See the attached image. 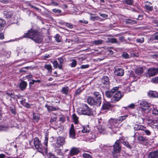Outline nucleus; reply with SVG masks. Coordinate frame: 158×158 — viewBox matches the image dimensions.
<instances>
[{"label": "nucleus", "mask_w": 158, "mask_h": 158, "mask_svg": "<svg viewBox=\"0 0 158 158\" xmlns=\"http://www.w3.org/2000/svg\"><path fill=\"white\" fill-rule=\"evenodd\" d=\"M102 86L104 88H109L110 82L108 77L107 76H103L102 78Z\"/></svg>", "instance_id": "0eeeda50"}, {"label": "nucleus", "mask_w": 158, "mask_h": 158, "mask_svg": "<svg viewBox=\"0 0 158 158\" xmlns=\"http://www.w3.org/2000/svg\"><path fill=\"white\" fill-rule=\"evenodd\" d=\"M23 37L30 38L38 43H41L43 40V36L40 32L33 29H31L27 33H25Z\"/></svg>", "instance_id": "f257e3e1"}, {"label": "nucleus", "mask_w": 158, "mask_h": 158, "mask_svg": "<svg viewBox=\"0 0 158 158\" xmlns=\"http://www.w3.org/2000/svg\"><path fill=\"white\" fill-rule=\"evenodd\" d=\"M122 56L125 58L127 59L129 58V55L126 52H123Z\"/></svg>", "instance_id": "052dcab7"}, {"label": "nucleus", "mask_w": 158, "mask_h": 158, "mask_svg": "<svg viewBox=\"0 0 158 158\" xmlns=\"http://www.w3.org/2000/svg\"><path fill=\"white\" fill-rule=\"evenodd\" d=\"M49 158H57V157H56L54 154H52V153H49Z\"/></svg>", "instance_id": "338daca9"}, {"label": "nucleus", "mask_w": 158, "mask_h": 158, "mask_svg": "<svg viewBox=\"0 0 158 158\" xmlns=\"http://www.w3.org/2000/svg\"><path fill=\"white\" fill-rule=\"evenodd\" d=\"M52 11L54 13H57V14H60V13L61 11V10L59 9H54L52 10Z\"/></svg>", "instance_id": "bf43d9fd"}, {"label": "nucleus", "mask_w": 158, "mask_h": 158, "mask_svg": "<svg viewBox=\"0 0 158 158\" xmlns=\"http://www.w3.org/2000/svg\"><path fill=\"white\" fill-rule=\"evenodd\" d=\"M5 24V20L2 19H0V31L3 29Z\"/></svg>", "instance_id": "c756f323"}, {"label": "nucleus", "mask_w": 158, "mask_h": 158, "mask_svg": "<svg viewBox=\"0 0 158 158\" xmlns=\"http://www.w3.org/2000/svg\"><path fill=\"white\" fill-rule=\"evenodd\" d=\"M122 97L123 95L121 92L120 91H117L111 99V102L115 103L119 100Z\"/></svg>", "instance_id": "6e6552de"}, {"label": "nucleus", "mask_w": 158, "mask_h": 158, "mask_svg": "<svg viewBox=\"0 0 158 158\" xmlns=\"http://www.w3.org/2000/svg\"><path fill=\"white\" fill-rule=\"evenodd\" d=\"M8 128L9 127L8 126L5 125H0V131H6Z\"/></svg>", "instance_id": "79ce46f5"}, {"label": "nucleus", "mask_w": 158, "mask_h": 158, "mask_svg": "<svg viewBox=\"0 0 158 158\" xmlns=\"http://www.w3.org/2000/svg\"><path fill=\"white\" fill-rule=\"evenodd\" d=\"M148 158H158V151H155L149 153L148 156Z\"/></svg>", "instance_id": "4468645a"}, {"label": "nucleus", "mask_w": 158, "mask_h": 158, "mask_svg": "<svg viewBox=\"0 0 158 158\" xmlns=\"http://www.w3.org/2000/svg\"><path fill=\"white\" fill-rule=\"evenodd\" d=\"M94 99L93 98L91 97H89L87 98V100L88 103L91 105H93L94 102Z\"/></svg>", "instance_id": "f704fd0d"}, {"label": "nucleus", "mask_w": 158, "mask_h": 158, "mask_svg": "<svg viewBox=\"0 0 158 158\" xmlns=\"http://www.w3.org/2000/svg\"><path fill=\"white\" fill-rule=\"evenodd\" d=\"M138 140L141 142H146L147 139L146 137H143L142 136H139L138 137Z\"/></svg>", "instance_id": "c9c22d12"}, {"label": "nucleus", "mask_w": 158, "mask_h": 158, "mask_svg": "<svg viewBox=\"0 0 158 158\" xmlns=\"http://www.w3.org/2000/svg\"><path fill=\"white\" fill-rule=\"evenodd\" d=\"M136 41L138 43H142L144 42V38L142 37L139 39H137Z\"/></svg>", "instance_id": "09e8293b"}, {"label": "nucleus", "mask_w": 158, "mask_h": 158, "mask_svg": "<svg viewBox=\"0 0 158 158\" xmlns=\"http://www.w3.org/2000/svg\"><path fill=\"white\" fill-rule=\"evenodd\" d=\"M158 73V68H150L148 69L146 74V77H150L154 76Z\"/></svg>", "instance_id": "423d86ee"}, {"label": "nucleus", "mask_w": 158, "mask_h": 158, "mask_svg": "<svg viewBox=\"0 0 158 158\" xmlns=\"http://www.w3.org/2000/svg\"><path fill=\"white\" fill-rule=\"evenodd\" d=\"M144 72L143 67H142L137 68L135 70V74L138 76H140Z\"/></svg>", "instance_id": "f3484780"}, {"label": "nucleus", "mask_w": 158, "mask_h": 158, "mask_svg": "<svg viewBox=\"0 0 158 158\" xmlns=\"http://www.w3.org/2000/svg\"><path fill=\"white\" fill-rule=\"evenodd\" d=\"M101 103V98H94L93 105L98 106H100Z\"/></svg>", "instance_id": "6ab92c4d"}, {"label": "nucleus", "mask_w": 158, "mask_h": 158, "mask_svg": "<svg viewBox=\"0 0 158 158\" xmlns=\"http://www.w3.org/2000/svg\"><path fill=\"white\" fill-rule=\"evenodd\" d=\"M53 64L54 68L56 69L57 68H58V65L59 64L56 60L54 61L53 62Z\"/></svg>", "instance_id": "3c124183"}, {"label": "nucleus", "mask_w": 158, "mask_h": 158, "mask_svg": "<svg viewBox=\"0 0 158 158\" xmlns=\"http://www.w3.org/2000/svg\"><path fill=\"white\" fill-rule=\"evenodd\" d=\"M82 156L84 158H92L91 156L86 153H84L82 154Z\"/></svg>", "instance_id": "8fccbe9b"}, {"label": "nucleus", "mask_w": 158, "mask_h": 158, "mask_svg": "<svg viewBox=\"0 0 158 158\" xmlns=\"http://www.w3.org/2000/svg\"><path fill=\"white\" fill-rule=\"evenodd\" d=\"M119 87H114L110 90V92H111L112 94L113 95V94L116 92V91H118V89Z\"/></svg>", "instance_id": "37998d69"}, {"label": "nucleus", "mask_w": 158, "mask_h": 158, "mask_svg": "<svg viewBox=\"0 0 158 158\" xmlns=\"http://www.w3.org/2000/svg\"><path fill=\"white\" fill-rule=\"evenodd\" d=\"M126 23L128 25H132L137 23V21L134 20L128 19L126 20Z\"/></svg>", "instance_id": "a878e982"}, {"label": "nucleus", "mask_w": 158, "mask_h": 158, "mask_svg": "<svg viewBox=\"0 0 158 158\" xmlns=\"http://www.w3.org/2000/svg\"><path fill=\"white\" fill-rule=\"evenodd\" d=\"M55 39L56 41L58 42H60V36L59 35L56 34L55 36Z\"/></svg>", "instance_id": "6e6d98bb"}, {"label": "nucleus", "mask_w": 158, "mask_h": 158, "mask_svg": "<svg viewBox=\"0 0 158 158\" xmlns=\"http://www.w3.org/2000/svg\"><path fill=\"white\" fill-rule=\"evenodd\" d=\"M122 143H123L124 145H125L127 148H131V146L129 144L128 142L123 141V142H122Z\"/></svg>", "instance_id": "a18cd8bd"}, {"label": "nucleus", "mask_w": 158, "mask_h": 158, "mask_svg": "<svg viewBox=\"0 0 158 158\" xmlns=\"http://www.w3.org/2000/svg\"><path fill=\"white\" fill-rule=\"evenodd\" d=\"M152 4L150 2H147L145 5V7L147 10L152 11L153 9V7L152 6Z\"/></svg>", "instance_id": "412c9836"}, {"label": "nucleus", "mask_w": 158, "mask_h": 158, "mask_svg": "<svg viewBox=\"0 0 158 158\" xmlns=\"http://www.w3.org/2000/svg\"><path fill=\"white\" fill-rule=\"evenodd\" d=\"M89 66V64L83 65L81 66L80 68L81 69H85L88 68Z\"/></svg>", "instance_id": "69168bd1"}, {"label": "nucleus", "mask_w": 158, "mask_h": 158, "mask_svg": "<svg viewBox=\"0 0 158 158\" xmlns=\"http://www.w3.org/2000/svg\"><path fill=\"white\" fill-rule=\"evenodd\" d=\"M111 107V105L109 103H106L103 104L102 108L103 110H107Z\"/></svg>", "instance_id": "bb28decb"}, {"label": "nucleus", "mask_w": 158, "mask_h": 158, "mask_svg": "<svg viewBox=\"0 0 158 158\" xmlns=\"http://www.w3.org/2000/svg\"><path fill=\"white\" fill-rule=\"evenodd\" d=\"M66 26L68 28L70 29L73 28V24L68 23H66Z\"/></svg>", "instance_id": "4d7b16f0"}, {"label": "nucleus", "mask_w": 158, "mask_h": 158, "mask_svg": "<svg viewBox=\"0 0 158 158\" xmlns=\"http://www.w3.org/2000/svg\"><path fill=\"white\" fill-rule=\"evenodd\" d=\"M80 149L79 148L73 147L72 148L70 151V154L73 156L77 154L80 152Z\"/></svg>", "instance_id": "9b49d317"}, {"label": "nucleus", "mask_w": 158, "mask_h": 158, "mask_svg": "<svg viewBox=\"0 0 158 158\" xmlns=\"http://www.w3.org/2000/svg\"><path fill=\"white\" fill-rule=\"evenodd\" d=\"M58 59L60 63L58 65V68L60 69H62V64L64 63V60L63 58L60 57L58 58Z\"/></svg>", "instance_id": "473e14b6"}, {"label": "nucleus", "mask_w": 158, "mask_h": 158, "mask_svg": "<svg viewBox=\"0 0 158 158\" xmlns=\"http://www.w3.org/2000/svg\"><path fill=\"white\" fill-rule=\"evenodd\" d=\"M148 94V96L150 97L158 98V93L156 91H150Z\"/></svg>", "instance_id": "5701e85b"}, {"label": "nucleus", "mask_w": 158, "mask_h": 158, "mask_svg": "<svg viewBox=\"0 0 158 158\" xmlns=\"http://www.w3.org/2000/svg\"><path fill=\"white\" fill-rule=\"evenodd\" d=\"M90 131V129L88 126H83L82 129L81 130V132L83 133L89 132Z\"/></svg>", "instance_id": "c85d7f7f"}, {"label": "nucleus", "mask_w": 158, "mask_h": 158, "mask_svg": "<svg viewBox=\"0 0 158 158\" xmlns=\"http://www.w3.org/2000/svg\"><path fill=\"white\" fill-rule=\"evenodd\" d=\"M120 142L118 140H117L113 145L114 149L112 152V155L114 157H117V156L116 153H119L121 150V148L119 145Z\"/></svg>", "instance_id": "20e7f679"}, {"label": "nucleus", "mask_w": 158, "mask_h": 158, "mask_svg": "<svg viewBox=\"0 0 158 158\" xmlns=\"http://www.w3.org/2000/svg\"><path fill=\"white\" fill-rule=\"evenodd\" d=\"M81 111L82 114L88 116L92 115L93 114L92 110L86 104H83Z\"/></svg>", "instance_id": "7ed1b4c3"}, {"label": "nucleus", "mask_w": 158, "mask_h": 158, "mask_svg": "<svg viewBox=\"0 0 158 158\" xmlns=\"http://www.w3.org/2000/svg\"><path fill=\"white\" fill-rule=\"evenodd\" d=\"M109 123L110 125L112 126H114L116 124H119L118 119L111 118L110 119Z\"/></svg>", "instance_id": "4be33fe9"}, {"label": "nucleus", "mask_w": 158, "mask_h": 158, "mask_svg": "<svg viewBox=\"0 0 158 158\" xmlns=\"http://www.w3.org/2000/svg\"><path fill=\"white\" fill-rule=\"evenodd\" d=\"M3 14L4 15L6 16V18H10L13 14V13L11 11L6 9L4 10L3 11Z\"/></svg>", "instance_id": "aec40b11"}, {"label": "nucleus", "mask_w": 158, "mask_h": 158, "mask_svg": "<svg viewBox=\"0 0 158 158\" xmlns=\"http://www.w3.org/2000/svg\"><path fill=\"white\" fill-rule=\"evenodd\" d=\"M65 119L64 116L63 115L61 116L60 118V121L61 122H63L65 121Z\"/></svg>", "instance_id": "774afa93"}, {"label": "nucleus", "mask_w": 158, "mask_h": 158, "mask_svg": "<svg viewBox=\"0 0 158 158\" xmlns=\"http://www.w3.org/2000/svg\"><path fill=\"white\" fill-rule=\"evenodd\" d=\"M56 152L58 156L57 158H64V153L62 151L61 149L59 148L57 149Z\"/></svg>", "instance_id": "dca6fc26"}, {"label": "nucleus", "mask_w": 158, "mask_h": 158, "mask_svg": "<svg viewBox=\"0 0 158 158\" xmlns=\"http://www.w3.org/2000/svg\"><path fill=\"white\" fill-rule=\"evenodd\" d=\"M48 110L49 111H52L56 110L58 109L57 108L54 107L52 106H48L47 107Z\"/></svg>", "instance_id": "58836bf2"}, {"label": "nucleus", "mask_w": 158, "mask_h": 158, "mask_svg": "<svg viewBox=\"0 0 158 158\" xmlns=\"http://www.w3.org/2000/svg\"><path fill=\"white\" fill-rule=\"evenodd\" d=\"M34 144L35 148L38 151L41 153L44 152L46 153H47V150L46 148L43 146L39 138L35 137L34 139Z\"/></svg>", "instance_id": "f03ea898"}, {"label": "nucleus", "mask_w": 158, "mask_h": 158, "mask_svg": "<svg viewBox=\"0 0 158 158\" xmlns=\"http://www.w3.org/2000/svg\"><path fill=\"white\" fill-rule=\"evenodd\" d=\"M6 94L12 98H15V97L14 92L12 91H6Z\"/></svg>", "instance_id": "cd10ccee"}, {"label": "nucleus", "mask_w": 158, "mask_h": 158, "mask_svg": "<svg viewBox=\"0 0 158 158\" xmlns=\"http://www.w3.org/2000/svg\"><path fill=\"white\" fill-rule=\"evenodd\" d=\"M135 105L133 103H131L130 104L128 107H124V108L126 109L127 108H129L131 109H134L135 108Z\"/></svg>", "instance_id": "13d9d810"}, {"label": "nucleus", "mask_w": 158, "mask_h": 158, "mask_svg": "<svg viewBox=\"0 0 158 158\" xmlns=\"http://www.w3.org/2000/svg\"><path fill=\"white\" fill-rule=\"evenodd\" d=\"M144 127L142 125L136 124L134 125V129L135 131H142L143 130Z\"/></svg>", "instance_id": "b1692460"}, {"label": "nucleus", "mask_w": 158, "mask_h": 158, "mask_svg": "<svg viewBox=\"0 0 158 158\" xmlns=\"http://www.w3.org/2000/svg\"><path fill=\"white\" fill-rule=\"evenodd\" d=\"M44 67L50 73L52 72V67L50 64H46L44 65Z\"/></svg>", "instance_id": "72a5a7b5"}, {"label": "nucleus", "mask_w": 158, "mask_h": 158, "mask_svg": "<svg viewBox=\"0 0 158 158\" xmlns=\"http://www.w3.org/2000/svg\"><path fill=\"white\" fill-rule=\"evenodd\" d=\"M40 119L39 114L38 113H34L32 114V120L34 123H37Z\"/></svg>", "instance_id": "f8f14e48"}, {"label": "nucleus", "mask_w": 158, "mask_h": 158, "mask_svg": "<svg viewBox=\"0 0 158 158\" xmlns=\"http://www.w3.org/2000/svg\"><path fill=\"white\" fill-rule=\"evenodd\" d=\"M105 94L106 97L108 98H110L113 96V94L110 90L106 91Z\"/></svg>", "instance_id": "a19ab883"}, {"label": "nucleus", "mask_w": 158, "mask_h": 158, "mask_svg": "<svg viewBox=\"0 0 158 158\" xmlns=\"http://www.w3.org/2000/svg\"><path fill=\"white\" fill-rule=\"evenodd\" d=\"M56 120V117H52L51 118L50 121L51 123H52L55 122Z\"/></svg>", "instance_id": "0e129e2a"}, {"label": "nucleus", "mask_w": 158, "mask_h": 158, "mask_svg": "<svg viewBox=\"0 0 158 158\" xmlns=\"http://www.w3.org/2000/svg\"><path fill=\"white\" fill-rule=\"evenodd\" d=\"M102 41L101 40H95L93 41V44L95 45H99L102 43Z\"/></svg>", "instance_id": "4c0bfd02"}, {"label": "nucleus", "mask_w": 158, "mask_h": 158, "mask_svg": "<svg viewBox=\"0 0 158 158\" xmlns=\"http://www.w3.org/2000/svg\"><path fill=\"white\" fill-rule=\"evenodd\" d=\"M82 91V90L81 89V88H78L75 92L74 95L77 96L79 95Z\"/></svg>", "instance_id": "49530a36"}, {"label": "nucleus", "mask_w": 158, "mask_h": 158, "mask_svg": "<svg viewBox=\"0 0 158 158\" xmlns=\"http://www.w3.org/2000/svg\"><path fill=\"white\" fill-rule=\"evenodd\" d=\"M125 3L129 5H132L133 3V0H124Z\"/></svg>", "instance_id": "de8ad7c7"}, {"label": "nucleus", "mask_w": 158, "mask_h": 158, "mask_svg": "<svg viewBox=\"0 0 158 158\" xmlns=\"http://www.w3.org/2000/svg\"><path fill=\"white\" fill-rule=\"evenodd\" d=\"M48 137L47 135H46L45 137V140L44 142V144L45 145L46 148H47V144L48 139Z\"/></svg>", "instance_id": "864d4df0"}, {"label": "nucleus", "mask_w": 158, "mask_h": 158, "mask_svg": "<svg viewBox=\"0 0 158 158\" xmlns=\"http://www.w3.org/2000/svg\"><path fill=\"white\" fill-rule=\"evenodd\" d=\"M127 117L128 115H127L120 116L118 118V123H120L121 122L125 120Z\"/></svg>", "instance_id": "e433bc0d"}, {"label": "nucleus", "mask_w": 158, "mask_h": 158, "mask_svg": "<svg viewBox=\"0 0 158 158\" xmlns=\"http://www.w3.org/2000/svg\"><path fill=\"white\" fill-rule=\"evenodd\" d=\"M69 90V88L68 87H64L62 88L61 92L63 94L66 95L68 94Z\"/></svg>", "instance_id": "7c9ffc66"}, {"label": "nucleus", "mask_w": 158, "mask_h": 158, "mask_svg": "<svg viewBox=\"0 0 158 158\" xmlns=\"http://www.w3.org/2000/svg\"><path fill=\"white\" fill-rule=\"evenodd\" d=\"M114 73L118 76H122L124 74V70L122 68H118L115 70Z\"/></svg>", "instance_id": "2eb2a0df"}, {"label": "nucleus", "mask_w": 158, "mask_h": 158, "mask_svg": "<svg viewBox=\"0 0 158 158\" xmlns=\"http://www.w3.org/2000/svg\"><path fill=\"white\" fill-rule=\"evenodd\" d=\"M151 134V132L150 131L147 129L145 127H144L143 130L141 133V134L144 135H150Z\"/></svg>", "instance_id": "393cba45"}, {"label": "nucleus", "mask_w": 158, "mask_h": 158, "mask_svg": "<svg viewBox=\"0 0 158 158\" xmlns=\"http://www.w3.org/2000/svg\"><path fill=\"white\" fill-rule=\"evenodd\" d=\"M72 118L75 124H77L78 122V117L75 114H73L72 115Z\"/></svg>", "instance_id": "2f4dec72"}, {"label": "nucleus", "mask_w": 158, "mask_h": 158, "mask_svg": "<svg viewBox=\"0 0 158 158\" xmlns=\"http://www.w3.org/2000/svg\"><path fill=\"white\" fill-rule=\"evenodd\" d=\"M77 65V61L75 59L72 60V63L70 64V65L72 67H75Z\"/></svg>", "instance_id": "c03bdc74"}, {"label": "nucleus", "mask_w": 158, "mask_h": 158, "mask_svg": "<svg viewBox=\"0 0 158 158\" xmlns=\"http://www.w3.org/2000/svg\"><path fill=\"white\" fill-rule=\"evenodd\" d=\"M153 36L154 37V39L158 40V32H156L153 35Z\"/></svg>", "instance_id": "e2e57ef3"}, {"label": "nucleus", "mask_w": 158, "mask_h": 158, "mask_svg": "<svg viewBox=\"0 0 158 158\" xmlns=\"http://www.w3.org/2000/svg\"><path fill=\"white\" fill-rule=\"evenodd\" d=\"M94 95L97 98H101V95L98 92H95L94 93Z\"/></svg>", "instance_id": "5fc2aeb1"}, {"label": "nucleus", "mask_w": 158, "mask_h": 158, "mask_svg": "<svg viewBox=\"0 0 158 158\" xmlns=\"http://www.w3.org/2000/svg\"><path fill=\"white\" fill-rule=\"evenodd\" d=\"M27 83L23 81H22L19 84V87L21 90H25L27 86Z\"/></svg>", "instance_id": "a211bd4d"}, {"label": "nucleus", "mask_w": 158, "mask_h": 158, "mask_svg": "<svg viewBox=\"0 0 158 158\" xmlns=\"http://www.w3.org/2000/svg\"><path fill=\"white\" fill-rule=\"evenodd\" d=\"M105 94L106 97L108 98H110L113 96V94L110 90L106 91Z\"/></svg>", "instance_id": "ea45409f"}, {"label": "nucleus", "mask_w": 158, "mask_h": 158, "mask_svg": "<svg viewBox=\"0 0 158 158\" xmlns=\"http://www.w3.org/2000/svg\"><path fill=\"white\" fill-rule=\"evenodd\" d=\"M139 107L143 109L146 113H148L151 110V108L150 105L146 101H142L139 103Z\"/></svg>", "instance_id": "39448f33"}, {"label": "nucleus", "mask_w": 158, "mask_h": 158, "mask_svg": "<svg viewBox=\"0 0 158 158\" xmlns=\"http://www.w3.org/2000/svg\"><path fill=\"white\" fill-rule=\"evenodd\" d=\"M69 137L72 139H75L76 138L75 131L74 128L73 124H71V127L69 131Z\"/></svg>", "instance_id": "1a4fd4ad"}, {"label": "nucleus", "mask_w": 158, "mask_h": 158, "mask_svg": "<svg viewBox=\"0 0 158 158\" xmlns=\"http://www.w3.org/2000/svg\"><path fill=\"white\" fill-rule=\"evenodd\" d=\"M146 113L144 112V110L143 109L139 107L137 108L135 114L136 117H140L145 115Z\"/></svg>", "instance_id": "9d476101"}, {"label": "nucleus", "mask_w": 158, "mask_h": 158, "mask_svg": "<svg viewBox=\"0 0 158 158\" xmlns=\"http://www.w3.org/2000/svg\"><path fill=\"white\" fill-rule=\"evenodd\" d=\"M109 41L110 42L113 43H116L117 42V40L115 38H110L109 39Z\"/></svg>", "instance_id": "603ef678"}, {"label": "nucleus", "mask_w": 158, "mask_h": 158, "mask_svg": "<svg viewBox=\"0 0 158 158\" xmlns=\"http://www.w3.org/2000/svg\"><path fill=\"white\" fill-rule=\"evenodd\" d=\"M152 82L154 83H157L158 82V77H155L152 78Z\"/></svg>", "instance_id": "680f3d73"}, {"label": "nucleus", "mask_w": 158, "mask_h": 158, "mask_svg": "<svg viewBox=\"0 0 158 158\" xmlns=\"http://www.w3.org/2000/svg\"><path fill=\"white\" fill-rule=\"evenodd\" d=\"M65 143L64 138L62 137H58L57 138L56 143L57 146L60 147L63 145Z\"/></svg>", "instance_id": "ddd939ff"}]
</instances>
